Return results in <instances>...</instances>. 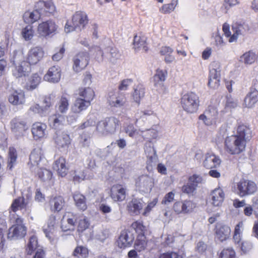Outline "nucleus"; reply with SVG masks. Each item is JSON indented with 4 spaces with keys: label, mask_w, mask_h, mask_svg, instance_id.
Returning <instances> with one entry per match:
<instances>
[{
    "label": "nucleus",
    "mask_w": 258,
    "mask_h": 258,
    "mask_svg": "<svg viewBox=\"0 0 258 258\" xmlns=\"http://www.w3.org/2000/svg\"><path fill=\"white\" fill-rule=\"evenodd\" d=\"M55 218L54 216L50 217L49 219L47 225L44 227L43 229V232L50 240L53 239V236L55 232Z\"/></svg>",
    "instance_id": "nucleus-37"
},
{
    "label": "nucleus",
    "mask_w": 258,
    "mask_h": 258,
    "mask_svg": "<svg viewBox=\"0 0 258 258\" xmlns=\"http://www.w3.org/2000/svg\"><path fill=\"white\" fill-rule=\"evenodd\" d=\"M11 127L12 131L17 136H23L24 133L28 128L26 121L19 117H16L12 120Z\"/></svg>",
    "instance_id": "nucleus-16"
},
{
    "label": "nucleus",
    "mask_w": 258,
    "mask_h": 258,
    "mask_svg": "<svg viewBox=\"0 0 258 258\" xmlns=\"http://www.w3.org/2000/svg\"><path fill=\"white\" fill-rule=\"evenodd\" d=\"M200 100L198 95L193 92H188L183 94L180 98V104L183 109L190 113L197 111Z\"/></svg>",
    "instance_id": "nucleus-5"
},
{
    "label": "nucleus",
    "mask_w": 258,
    "mask_h": 258,
    "mask_svg": "<svg viewBox=\"0 0 258 258\" xmlns=\"http://www.w3.org/2000/svg\"><path fill=\"white\" fill-rule=\"evenodd\" d=\"M9 220L15 224L9 229L8 239L13 240L23 238L27 232V228L23 224V219L16 214H11Z\"/></svg>",
    "instance_id": "nucleus-2"
},
{
    "label": "nucleus",
    "mask_w": 258,
    "mask_h": 258,
    "mask_svg": "<svg viewBox=\"0 0 258 258\" xmlns=\"http://www.w3.org/2000/svg\"><path fill=\"white\" fill-rule=\"evenodd\" d=\"M58 28V25L54 20L49 19L38 24L36 32L39 37L46 38L57 33Z\"/></svg>",
    "instance_id": "nucleus-6"
},
{
    "label": "nucleus",
    "mask_w": 258,
    "mask_h": 258,
    "mask_svg": "<svg viewBox=\"0 0 258 258\" xmlns=\"http://www.w3.org/2000/svg\"><path fill=\"white\" fill-rule=\"evenodd\" d=\"M145 88L142 84H139L134 88V91L132 93V96L134 101L138 104L140 103V101L145 96Z\"/></svg>",
    "instance_id": "nucleus-38"
},
{
    "label": "nucleus",
    "mask_w": 258,
    "mask_h": 258,
    "mask_svg": "<svg viewBox=\"0 0 258 258\" xmlns=\"http://www.w3.org/2000/svg\"><path fill=\"white\" fill-rule=\"evenodd\" d=\"M17 154L16 150L13 147H10L9 150L7 168L12 170L16 164Z\"/></svg>",
    "instance_id": "nucleus-46"
},
{
    "label": "nucleus",
    "mask_w": 258,
    "mask_h": 258,
    "mask_svg": "<svg viewBox=\"0 0 258 258\" xmlns=\"http://www.w3.org/2000/svg\"><path fill=\"white\" fill-rule=\"evenodd\" d=\"M66 216H67V215L64 216L62 220V223L61 226L62 230L63 231H67L71 230H73L76 222L75 216L72 215L71 217H70L69 215L68 216V218L67 219V225H65L64 223V220Z\"/></svg>",
    "instance_id": "nucleus-44"
},
{
    "label": "nucleus",
    "mask_w": 258,
    "mask_h": 258,
    "mask_svg": "<svg viewBox=\"0 0 258 258\" xmlns=\"http://www.w3.org/2000/svg\"><path fill=\"white\" fill-rule=\"evenodd\" d=\"M54 98L55 95L53 94H50L44 98L43 103L45 105L43 107L45 112H46L48 109L53 105Z\"/></svg>",
    "instance_id": "nucleus-61"
},
{
    "label": "nucleus",
    "mask_w": 258,
    "mask_h": 258,
    "mask_svg": "<svg viewBox=\"0 0 258 258\" xmlns=\"http://www.w3.org/2000/svg\"><path fill=\"white\" fill-rule=\"evenodd\" d=\"M36 7L40 10L43 15L46 16L54 15L56 13V7L51 0H39L36 3Z\"/></svg>",
    "instance_id": "nucleus-19"
},
{
    "label": "nucleus",
    "mask_w": 258,
    "mask_h": 258,
    "mask_svg": "<svg viewBox=\"0 0 258 258\" xmlns=\"http://www.w3.org/2000/svg\"><path fill=\"white\" fill-rule=\"evenodd\" d=\"M79 98L84 99L87 101L91 102L93 100L95 93L93 90L90 88H81L79 92Z\"/></svg>",
    "instance_id": "nucleus-41"
},
{
    "label": "nucleus",
    "mask_w": 258,
    "mask_h": 258,
    "mask_svg": "<svg viewBox=\"0 0 258 258\" xmlns=\"http://www.w3.org/2000/svg\"><path fill=\"white\" fill-rule=\"evenodd\" d=\"M53 140L56 147L61 151H66L71 143L70 135L64 131H56Z\"/></svg>",
    "instance_id": "nucleus-10"
},
{
    "label": "nucleus",
    "mask_w": 258,
    "mask_h": 258,
    "mask_svg": "<svg viewBox=\"0 0 258 258\" xmlns=\"http://www.w3.org/2000/svg\"><path fill=\"white\" fill-rule=\"evenodd\" d=\"M111 197L115 201H122L126 197V189L120 184L114 185L111 189Z\"/></svg>",
    "instance_id": "nucleus-28"
},
{
    "label": "nucleus",
    "mask_w": 258,
    "mask_h": 258,
    "mask_svg": "<svg viewBox=\"0 0 258 258\" xmlns=\"http://www.w3.org/2000/svg\"><path fill=\"white\" fill-rule=\"evenodd\" d=\"M30 64L25 61H22L21 63L15 65L13 70V75L16 78H21L28 75L30 72Z\"/></svg>",
    "instance_id": "nucleus-23"
},
{
    "label": "nucleus",
    "mask_w": 258,
    "mask_h": 258,
    "mask_svg": "<svg viewBox=\"0 0 258 258\" xmlns=\"http://www.w3.org/2000/svg\"><path fill=\"white\" fill-rule=\"evenodd\" d=\"M89 60V57L87 52L79 53L74 58V70L76 72H79L85 69L88 64Z\"/></svg>",
    "instance_id": "nucleus-15"
},
{
    "label": "nucleus",
    "mask_w": 258,
    "mask_h": 258,
    "mask_svg": "<svg viewBox=\"0 0 258 258\" xmlns=\"http://www.w3.org/2000/svg\"><path fill=\"white\" fill-rule=\"evenodd\" d=\"M39 178L44 182H49L51 180L52 174L51 172L42 167L38 168L37 170Z\"/></svg>",
    "instance_id": "nucleus-47"
},
{
    "label": "nucleus",
    "mask_w": 258,
    "mask_h": 258,
    "mask_svg": "<svg viewBox=\"0 0 258 258\" xmlns=\"http://www.w3.org/2000/svg\"><path fill=\"white\" fill-rule=\"evenodd\" d=\"M44 51L41 46L32 47L28 51L27 54V62L30 64H35L40 61L43 57Z\"/></svg>",
    "instance_id": "nucleus-14"
},
{
    "label": "nucleus",
    "mask_w": 258,
    "mask_h": 258,
    "mask_svg": "<svg viewBox=\"0 0 258 258\" xmlns=\"http://www.w3.org/2000/svg\"><path fill=\"white\" fill-rule=\"evenodd\" d=\"M218 115V111L213 106H209L203 114L199 116V119L204 121L207 125L215 123Z\"/></svg>",
    "instance_id": "nucleus-17"
},
{
    "label": "nucleus",
    "mask_w": 258,
    "mask_h": 258,
    "mask_svg": "<svg viewBox=\"0 0 258 258\" xmlns=\"http://www.w3.org/2000/svg\"><path fill=\"white\" fill-rule=\"evenodd\" d=\"M219 258H236L235 252L232 247L224 248L220 252Z\"/></svg>",
    "instance_id": "nucleus-56"
},
{
    "label": "nucleus",
    "mask_w": 258,
    "mask_h": 258,
    "mask_svg": "<svg viewBox=\"0 0 258 258\" xmlns=\"http://www.w3.org/2000/svg\"><path fill=\"white\" fill-rule=\"evenodd\" d=\"M145 205L144 202L141 200L134 199L130 203L129 210L134 213L137 214L140 213Z\"/></svg>",
    "instance_id": "nucleus-45"
},
{
    "label": "nucleus",
    "mask_w": 258,
    "mask_h": 258,
    "mask_svg": "<svg viewBox=\"0 0 258 258\" xmlns=\"http://www.w3.org/2000/svg\"><path fill=\"white\" fill-rule=\"evenodd\" d=\"M134 240V236L131 232L123 230L121 231L118 237L117 244L120 248H124L130 247L132 244Z\"/></svg>",
    "instance_id": "nucleus-21"
},
{
    "label": "nucleus",
    "mask_w": 258,
    "mask_h": 258,
    "mask_svg": "<svg viewBox=\"0 0 258 258\" xmlns=\"http://www.w3.org/2000/svg\"><path fill=\"white\" fill-rule=\"evenodd\" d=\"M258 101V91L254 88L250 89L244 100L243 105L245 107L251 108Z\"/></svg>",
    "instance_id": "nucleus-31"
},
{
    "label": "nucleus",
    "mask_w": 258,
    "mask_h": 258,
    "mask_svg": "<svg viewBox=\"0 0 258 258\" xmlns=\"http://www.w3.org/2000/svg\"><path fill=\"white\" fill-rule=\"evenodd\" d=\"M119 123V120L114 117L106 118L97 123L96 131L100 136L112 134L118 127Z\"/></svg>",
    "instance_id": "nucleus-4"
},
{
    "label": "nucleus",
    "mask_w": 258,
    "mask_h": 258,
    "mask_svg": "<svg viewBox=\"0 0 258 258\" xmlns=\"http://www.w3.org/2000/svg\"><path fill=\"white\" fill-rule=\"evenodd\" d=\"M166 72L165 71L157 70L156 74L154 77V86L160 93L165 89L163 82L166 79Z\"/></svg>",
    "instance_id": "nucleus-29"
},
{
    "label": "nucleus",
    "mask_w": 258,
    "mask_h": 258,
    "mask_svg": "<svg viewBox=\"0 0 258 258\" xmlns=\"http://www.w3.org/2000/svg\"><path fill=\"white\" fill-rule=\"evenodd\" d=\"M240 58L246 64H252L256 60V55L253 51H249L244 53Z\"/></svg>",
    "instance_id": "nucleus-50"
},
{
    "label": "nucleus",
    "mask_w": 258,
    "mask_h": 258,
    "mask_svg": "<svg viewBox=\"0 0 258 258\" xmlns=\"http://www.w3.org/2000/svg\"><path fill=\"white\" fill-rule=\"evenodd\" d=\"M125 131L130 137L136 139L141 136V134L145 132L142 128H139V130L135 128L133 124L127 125L125 129Z\"/></svg>",
    "instance_id": "nucleus-49"
},
{
    "label": "nucleus",
    "mask_w": 258,
    "mask_h": 258,
    "mask_svg": "<svg viewBox=\"0 0 258 258\" xmlns=\"http://www.w3.org/2000/svg\"><path fill=\"white\" fill-rule=\"evenodd\" d=\"M210 199L214 206H221L225 199V194L222 189L219 187L213 190L210 194Z\"/></svg>",
    "instance_id": "nucleus-24"
},
{
    "label": "nucleus",
    "mask_w": 258,
    "mask_h": 258,
    "mask_svg": "<svg viewBox=\"0 0 258 258\" xmlns=\"http://www.w3.org/2000/svg\"><path fill=\"white\" fill-rule=\"evenodd\" d=\"M216 237L220 241L228 239L231 235V229L228 225L217 223L215 228Z\"/></svg>",
    "instance_id": "nucleus-22"
},
{
    "label": "nucleus",
    "mask_w": 258,
    "mask_h": 258,
    "mask_svg": "<svg viewBox=\"0 0 258 258\" xmlns=\"http://www.w3.org/2000/svg\"><path fill=\"white\" fill-rule=\"evenodd\" d=\"M41 78L37 74H33L29 79V89H35L40 82Z\"/></svg>",
    "instance_id": "nucleus-60"
},
{
    "label": "nucleus",
    "mask_w": 258,
    "mask_h": 258,
    "mask_svg": "<svg viewBox=\"0 0 258 258\" xmlns=\"http://www.w3.org/2000/svg\"><path fill=\"white\" fill-rule=\"evenodd\" d=\"M66 119V115L55 112L49 116L48 123L52 128L60 131L65 125Z\"/></svg>",
    "instance_id": "nucleus-13"
},
{
    "label": "nucleus",
    "mask_w": 258,
    "mask_h": 258,
    "mask_svg": "<svg viewBox=\"0 0 258 258\" xmlns=\"http://www.w3.org/2000/svg\"><path fill=\"white\" fill-rule=\"evenodd\" d=\"M144 150L148 159V162L151 163H156L158 158L156 151L153 147V144L151 142L146 143L145 145Z\"/></svg>",
    "instance_id": "nucleus-36"
},
{
    "label": "nucleus",
    "mask_w": 258,
    "mask_h": 258,
    "mask_svg": "<svg viewBox=\"0 0 258 258\" xmlns=\"http://www.w3.org/2000/svg\"><path fill=\"white\" fill-rule=\"evenodd\" d=\"M196 204L190 200H184L175 202L173 206V210L177 214H188L192 213Z\"/></svg>",
    "instance_id": "nucleus-9"
},
{
    "label": "nucleus",
    "mask_w": 258,
    "mask_h": 258,
    "mask_svg": "<svg viewBox=\"0 0 258 258\" xmlns=\"http://www.w3.org/2000/svg\"><path fill=\"white\" fill-rule=\"evenodd\" d=\"M74 255L78 257L84 258L87 256L88 250L87 248L84 246H78L74 251Z\"/></svg>",
    "instance_id": "nucleus-59"
},
{
    "label": "nucleus",
    "mask_w": 258,
    "mask_h": 258,
    "mask_svg": "<svg viewBox=\"0 0 258 258\" xmlns=\"http://www.w3.org/2000/svg\"><path fill=\"white\" fill-rule=\"evenodd\" d=\"M232 30L233 34L229 39L230 43L236 41L240 35H244L248 33H252L255 31V29L251 26L244 22L234 24L232 26Z\"/></svg>",
    "instance_id": "nucleus-7"
},
{
    "label": "nucleus",
    "mask_w": 258,
    "mask_h": 258,
    "mask_svg": "<svg viewBox=\"0 0 258 258\" xmlns=\"http://www.w3.org/2000/svg\"><path fill=\"white\" fill-rule=\"evenodd\" d=\"M90 226L89 220L86 218H83L80 219L78 226V231L80 232H83L86 229H88Z\"/></svg>",
    "instance_id": "nucleus-63"
},
{
    "label": "nucleus",
    "mask_w": 258,
    "mask_h": 258,
    "mask_svg": "<svg viewBox=\"0 0 258 258\" xmlns=\"http://www.w3.org/2000/svg\"><path fill=\"white\" fill-rule=\"evenodd\" d=\"M50 208L53 212H59L65 205V201L61 196H56L49 201Z\"/></svg>",
    "instance_id": "nucleus-33"
},
{
    "label": "nucleus",
    "mask_w": 258,
    "mask_h": 258,
    "mask_svg": "<svg viewBox=\"0 0 258 258\" xmlns=\"http://www.w3.org/2000/svg\"><path fill=\"white\" fill-rule=\"evenodd\" d=\"M21 34L23 38L26 41L31 40L34 36L33 27L31 25L26 26L22 29Z\"/></svg>",
    "instance_id": "nucleus-53"
},
{
    "label": "nucleus",
    "mask_w": 258,
    "mask_h": 258,
    "mask_svg": "<svg viewBox=\"0 0 258 258\" xmlns=\"http://www.w3.org/2000/svg\"><path fill=\"white\" fill-rule=\"evenodd\" d=\"M37 247V239L36 237L33 236H31L27 244L26 248V252L27 254L31 255L32 252L36 249Z\"/></svg>",
    "instance_id": "nucleus-51"
},
{
    "label": "nucleus",
    "mask_w": 258,
    "mask_h": 258,
    "mask_svg": "<svg viewBox=\"0 0 258 258\" xmlns=\"http://www.w3.org/2000/svg\"><path fill=\"white\" fill-rule=\"evenodd\" d=\"M28 164L30 167H36L37 169L43 166L46 161L40 149H34L29 157Z\"/></svg>",
    "instance_id": "nucleus-18"
},
{
    "label": "nucleus",
    "mask_w": 258,
    "mask_h": 258,
    "mask_svg": "<svg viewBox=\"0 0 258 258\" xmlns=\"http://www.w3.org/2000/svg\"><path fill=\"white\" fill-rule=\"evenodd\" d=\"M88 23L87 14L83 11L76 12L72 17L71 20H67L64 30L67 33L75 31H81Z\"/></svg>",
    "instance_id": "nucleus-3"
},
{
    "label": "nucleus",
    "mask_w": 258,
    "mask_h": 258,
    "mask_svg": "<svg viewBox=\"0 0 258 258\" xmlns=\"http://www.w3.org/2000/svg\"><path fill=\"white\" fill-rule=\"evenodd\" d=\"M27 204V202L25 201L23 197H19L15 199L11 206V211H10V215L16 214L18 210L25 208Z\"/></svg>",
    "instance_id": "nucleus-39"
},
{
    "label": "nucleus",
    "mask_w": 258,
    "mask_h": 258,
    "mask_svg": "<svg viewBox=\"0 0 258 258\" xmlns=\"http://www.w3.org/2000/svg\"><path fill=\"white\" fill-rule=\"evenodd\" d=\"M105 51L107 53L106 58L112 63H115L121 56L120 53L115 47H108L105 48Z\"/></svg>",
    "instance_id": "nucleus-42"
},
{
    "label": "nucleus",
    "mask_w": 258,
    "mask_h": 258,
    "mask_svg": "<svg viewBox=\"0 0 258 258\" xmlns=\"http://www.w3.org/2000/svg\"><path fill=\"white\" fill-rule=\"evenodd\" d=\"M251 138L250 129L244 124L239 125L236 134L225 139L224 149L231 155L239 154L245 151L247 141Z\"/></svg>",
    "instance_id": "nucleus-1"
},
{
    "label": "nucleus",
    "mask_w": 258,
    "mask_h": 258,
    "mask_svg": "<svg viewBox=\"0 0 258 258\" xmlns=\"http://www.w3.org/2000/svg\"><path fill=\"white\" fill-rule=\"evenodd\" d=\"M177 1H172L171 3L165 4L160 8L159 11L163 14H169L173 11L177 5Z\"/></svg>",
    "instance_id": "nucleus-54"
},
{
    "label": "nucleus",
    "mask_w": 258,
    "mask_h": 258,
    "mask_svg": "<svg viewBox=\"0 0 258 258\" xmlns=\"http://www.w3.org/2000/svg\"><path fill=\"white\" fill-rule=\"evenodd\" d=\"M43 14L40 9L34 6V10L32 11H26L23 15V19L25 23L33 24L39 20Z\"/></svg>",
    "instance_id": "nucleus-26"
},
{
    "label": "nucleus",
    "mask_w": 258,
    "mask_h": 258,
    "mask_svg": "<svg viewBox=\"0 0 258 258\" xmlns=\"http://www.w3.org/2000/svg\"><path fill=\"white\" fill-rule=\"evenodd\" d=\"M69 108V98L67 95H63L55 105L56 112L65 115Z\"/></svg>",
    "instance_id": "nucleus-34"
},
{
    "label": "nucleus",
    "mask_w": 258,
    "mask_h": 258,
    "mask_svg": "<svg viewBox=\"0 0 258 258\" xmlns=\"http://www.w3.org/2000/svg\"><path fill=\"white\" fill-rule=\"evenodd\" d=\"M9 101L14 105L24 104L25 102L24 92L21 90L13 91L9 95Z\"/></svg>",
    "instance_id": "nucleus-27"
},
{
    "label": "nucleus",
    "mask_w": 258,
    "mask_h": 258,
    "mask_svg": "<svg viewBox=\"0 0 258 258\" xmlns=\"http://www.w3.org/2000/svg\"><path fill=\"white\" fill-rule=\"evenodd\" d=\"M134 47L137 51L142 50L144 51L147 50L146 46V38L145 36L136 35L134 39Z\"/></svg>",
    "instance_id": "nucleus-40"
},
{
    "label": "nucleus",
    "mask_w": 258,
    "mask_h": 258,
    "mask_svg": "<svg viewBox=\"0 0 258 258\" xmlns=\"http://www.w3.org/2000/svg\"><path fill=\"white\" fill-rule=\"evenodd\" d=\"M28 113L30 114H38L41 116H44L46 114L43 106H40L38 104H33L31 105L28 110Z\"/></svg>",
    "instance_id": "nucleus-52"
},
{
    "label": "nucleus",
    "mask_w": 258,
    "mask_h": 258,
    "mask_svg": "<svg viewBox=\"0 0 258 258\" xmlns=\"http://www.w3.org/2000/svg\"><path fill=\"white\" fill-rule=\"evenodd\" d=\"M238 194L240 197L254 194L257 190L256 184L252 181L241 180L237 184Z\"/></svg>",
    "instance_id": "nucleus-8"
},
{
    "label": "nucleus",
    "mask_w": 258,
    "mask_h": 258,
    "mask_svg": "<svg viewBox=\"0 0 258 258\" xmlns=\"http://www.w3.org/2000/svg\"><path fill=\"white\" fill-rule=\"evenodd\" d=\"M93 50L96 52V58L98 61H103L104 57H106L107 52H105V48L103 50L100 47L95 46Z\"/></svg>",
    "instance_id": "nucleus-64"
},
{
    "label": "nucleus",
    "mask_w": 258,
    "mask_h": 258,
    "mask_svg": "<svg viewBox=\"0 0 258 258\" xmlns=\"http://www.w3.org/2000/svg\"><path fill=\"white\" fill-rule=\"evenodd\" d=\"M60 78L61 69L59 67L54 66L48 69L44 76V80L51 83H57L60 81Z\"/></svg>",
    "instance_id": "nucleus-20"
},
{
    "label": "nucleus",
    "mask_w": 258,
    "mask_h": 258,
    "mask_svg": "<svg viewBox=\"0 0 258 258\" xmlns=\"http://www.w3.org/2000/svg\"><path fill=\"white\" fill-rule=\"evenodd\" d=\"M136 186L140 192L149 193L154 186V179L148 175H142L136 179Z\"/></svg>",
    "instance_id": "nucleus-11"
},
{
    "label": "nucleus",
    "mask_w": 258,
    "mask_h": 258,
    "mask_svg": "<svg viewBox=\"0 0 258 258\" xmlns=\"http://www.w3.org/2000/svg\"><path fill=\"white\" fill-rule=\"evenodd\" d=\"M97 118L93 115H89L86 121L82 123L79 127L80 129L84 130L95 125Z\"/></svg>",
    "instance_id": "nucleus-55"
},
{
    "label": "nucleus",
    "mask_w": 258,
    "mask_h": 258,
    "mask_svg": "<svg viewBox=\"0 0 258 258\" xmlns=\"http://www.w3.org/2000/svg\"><path fill=\"white\" fill-rule=\"evenodd\" d=\"M153 114V111L152 110H145L144 111H139L135 115L136 117V124L138 126H139V121L140 119H146L148 116L151 115Z\"/></svg>",
    "instance_id": "nucleus-58"
},
{
    "label": "nucleus",
    "mask_w": 258,
    "mask_h": 258,
    "mask_svg": "<svg viewBox=\"0 0 258 258\" xmlns=\"http://www.w3.org/2000/svg\"><path fill=\"white\" fill-rule=\"evenodd\" d=\"M107 101L111 107L119 108L124 105L126 98L124 94L119 91H112L107 95Z\"/></svg>",
    "instance_id": "nucleus-12"
},
{
    "label": "nucleus",
    "mask_w": 258,
    "mask_h": 258,
    "mask_svg": "<svg viewBox=\"0 0 258 258\" xmlns=\"http://www.w3.org/2000/svg\"><path fill=\"white\" fill-rule=\"evenodd\" d=\"M76 206L80 210L85 211L87 206L85 196L79 192H75L73 196Z\"/></svg>",
    "instance_id": "nucleus-43"
},
{
    "label": "nucleus",
    "mask_w": 258,
    "mask_h": 258,
    "mask_svg": "<svg viewBox=\"0 0 258 258\" xmlns=\"http://www.w3.org/2000/svg\"><path fill=\"white\" fill-rule=\"evenodd\" d=\"M11 60L14 65L21 63L22 61H25L23 52L19 50L14 51Z\"/></svg>",
    "instance_id": "nucleus-57"
},
{
    "label": "nucleus",
    "mask_w": 258,
    "mask_h": 258,
    "mask_svg": "<svg viewBox=\"0 0 258 258\" xmlns=\"http://www.w3.org/2000/svg\"><path fill=\"white\" fill-rule=\"evenodd\" d=\"M47 126L45 123L36 122L32 125L31 132L35 140L42 138L46 135Z\"/></svg>",
    "instance_id": "nucleus-30"
},
{
    "label": "nucleus",
    "mask_w": 258,
    "mask_h": 258,
    "mask_svg": "<svg viewBox=\"0 0 258 258\" xmlns=\"http://www.w3.org/2000/svg\"><path fill=\"white\" fill-rule=\"evenodd\" d=\"M90 104L91 103L89 101L78 97L76 99L73 105L72 106L71 111L74 113H80L86 110Z\"/></svg>",
    "instance_id": "nucleus-32"
},
{
    "label": "nucleus",
    "mask_w": 258,
    "mask_h": 258,
    "mask_svg": "<svg viewBox=\"0 0 258 258\" xmlns=\"http://www.w3.org/2000/svg\"><path fill=\"white\" fill-rule=\"evenodd\" d=\"M221 160L220 158L212 153H207L205 155L203 161L204 166L208 169L217 168L220 165Z\"/></svg>",
    "instance_id": "nucleus-25"
},
{
    "label": "nucleus",
    "mask_w": 258,
    "mask_h": 258,
    "mask_svg": "<svg viewBox=\"0 0 258 258\" xmlns=\"http://www.w3.org/2000/svg\"><path fill=\"white\" fill-rule=\"evenodd\" d=\"M53 168L57 172L59 175L61 177L65 176L68 172L65 159L62 157H59L55 161Z\"/></svg>",
    "instance_id": "nucleus-35"
},
{
    "label": "nucleus",
    "mask_w": 258,
    "mask_h": 258,
    "mask_svg": "<svg viewBox=\"0 0 258 258\" xmlns=\"http://www.w3.org/2000/svg\"><path fill=\"white\" fill-rule=\"evenodd\" d=\"M145 132L141 134V136L144 139H156L158 136V132L154 129H149L144 130Z\"/></svg>",
    "instance_id": "nucleus-62"
},
{
    "label": "nucleus",
    "mask_w": 258,
    "mask_h": 258,
    "mask_svg": "<svg viewBox=\"0 0 258 258\" xmlns=\"http://www.w3.org/2000/svg\"><path fill=\"white\" fill-rule=\"evenodd\" d=\"M221 76V69L218 62L214 61L210 65L209 78H219Z\"/></svg>",
    "instance_id": "nucleus-48"
}]
</instances>
